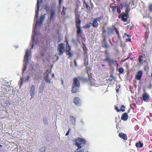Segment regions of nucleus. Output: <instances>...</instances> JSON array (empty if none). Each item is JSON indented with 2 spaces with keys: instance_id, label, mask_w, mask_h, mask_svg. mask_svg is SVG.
Returning <instances> with one entry per match:
<instances>
[{
  "instance_id": "f257e3e1",
  "label": "nucleus",
  "mask_w": 152,
  "mask_h": 152,
  "mask_svg": "<svg viewBox=\"0 0 152 152\" xmlns=\"http://www.w3.org/2000/svg\"><path fill=\"white\" fill-rule=\"evenodd\" d=\"M42 0H37V9L35 11V15L34 18V21H36V23L34 26L33 27V35L32 37V45L31 47V49H32L34 44H39V40L37 39L35 40V38L37 36V25H38L39 26L43 24V21L44 20L46 14L44 15H41L39 18V20H37V18L39 15V7L40 3L42 1Z\"/></svg>"
},
{
  "instance_id": "f03ea898",
  "label": "nucleus",
  "mask_w": 152,
  "mask_h": 152,
  "mask_svg": "<svg viewBox=\"0 0 152 152\" xmlns=\"http://www.w3.org/2000/svg\"><path fill=\"white\" fill-rule=\"evenodd\" d=\"M31 51L28 49L26 50V53L24 56V67L22 72V74H24V72L26 70L28 64V60L31 54Z\"/></svg>"
},
{
  "instance_id": "7ed1b4c3",
  "label": "nucleus",
  "mask_w": 152,
  "mask_h": 152,
  "mask_svg": "<svg viewBox=\"0 0 152 152\" xmlns=\"http://www.w3.org/2000/svg\"><path fill=\"white\" fill-rule=\"evenodd\" d=\"M80 79V77H75L73 79V82L72 85V93H75L77 92L80 87V83L79 80Z\"/></svg>"
},
{
  "instance_id": "20e7f679",
  "label": "nucleus",
  "mask_w": 152,
  "mask_h": 152,
  "mask_svg": "<svg viewBox=\"0 0 152 152\" xmlns=\"http://www.w3.org/2000/svg\"><path fill=\"white\" fill-rule=\"evenodd\" d=\"M73 142H75V145L78 147V149H80L85 144L86 141L84 139L78 137L75 139L73 141Z\"/></svg>"
},
{
  "instance_id": "39448f33",
  "label": "nucleus",
  "mask_w": 152,
  "mask_h": 152,
  "mask_svg": "<svg viewBox=\"0 0 152 152\" xmlns=\"http://www.w3.org/2000/svg\"><path fill=\"white\" fill-rule=\"evenodd\" d=\"M64 44L63 43H61L59 44L57 47V51H58V54L60 55H62L65 51Z\"/></svg>"
},
{
  "instance_id": "423d86ee",
  "label": "nucleus",
  "mask_w": 152,
  "mask_h": 152,
  "mask_svg": "<svg viewBox=\"0 0 152 152\" xmlns=\"http://www.w3.org/2000/svg\"><path fill=\"white\" fill-rule=\"evenodd\" d=\"M80 16L78 15H75V19H76V26H80V24L81 23V21L79 18Z\"/></svg>"
},
{
  "instance_id": "0eeeda50",
  "label": "nucleus",
  "mask_w": 152,
  "mask_h": 152,
  "mask_svg": "<svg viewBox=\"0 0 152 152\" xmlns=\"http://www.w3.org/2000/svg\"><path fill=\"white\" fill-rule=\"evenodd\" d=\"M56 15V12L54 10H51L50 12V17L49 19V20L51 22L52 20H53V19Z\"/></svg>"
},
{
  "instance_id": "6e6552de",
  "label": "nucleus",
  "mask_w": 152,
  "mask_h": 152,
  "mask_svg": "<svg viewBox=\"0 0 152 152\" xmlns=\"http://www.w3.org/2000/svg\"><path fill=\"white\" fill-rule=\"evenodd\" d=\"M143 100L145 102H146L149 99V95L147 93H144L142 95Z\"/></svg>"
},
{
  "instance_id": "1a4fd4ad",
  "label": "nucleus",
  "mask_w": 152,
  "mask_h": 152,
  "mask_svg": "<svg viewBox=\"0 0 152 152\" xmlns=\"http://www.w3.org/2000/svg\"><path fill=\"white\" fill-rule=\"evenodd\" d=\"M30 93L31 96L32 97H34V90L35 89V87L33 85H32L30 87Z\"/></svg>"
},
{
  "instance_id": "9d476101",
  "label": "nucleus",
  "mask_w": 152,
  "mask_h": 152,
  "mask_svg": "<svg viewBox=\"0 0 152 152\" xmlns=\"http://www.w3.org/2000/svg\"><path fill=\"white\" fill-rule=\"evenodd\" d=\"M142 71H139L137 73V75H136V78L137 80H139L141 79L142 77Z\"/></svg>"
},
{
  "instance_id": "9b49d317",
  "label": "nucleus",
  "mask_w": 152,
  "mask_h": 152,
  "mask_svg": "<svg viewBox=\"0 0 152 152\" xmlns=\"http://www.w3.org/2000/svg\"><path fill=\"white\" fill-rule=\"evenodd\" d=\"M45 86V84L43 83H42L39 88V93H42L43 92Z\"/></svg>"
},
{
  "instance_id": "f8f14e48",
  "label": "nucleus",
  "mask_w": 152,
  "mask_h": 152,
  "mask_svg": "<svg viewBox=\"0 0 152 152\" xmlns=\"http://www.w3.org/2000/svg\"><path fill=\"white\" fill-rule=\"evenodd\" d=\"M40 50V54L42 57H43L45 56V53H46V50L43 47H41L39 48Z\"/></svg>"
},
{
  "instance_id": "ddd939ff",
  "label": "nucleus",
  "mask_w": 152,
  "mask_h": 152,
  "mask_svg": "<svg viewBox=\"0 0 152 152\" xmlns=\"http://www.w3.org/2000/svg\"><path fill=\"white\" fill-rule=\"evenodd\" d=\"M76 27L77 29V35L78 36H80L81 34V33L82 32V30L80 26H77Z\"/></svg>"
},
{
  "instance_id": "4468645a",
  "label": "nucleus",
  "mask_w": 152,
  "mask_h": 152,
  "mask_svg": "<svg viewBox=\"0 0 152 152\" xmlns=\"http://www.w3.org/2000/svg\"><path fill=\"white\" fill-rule=\"evenodd\" d=\"M128 118V115L126 113H124L122 114L121 117L122 120L124 121L126 120Z\"/></svg>"
},
{
  "instance_id": "2eb2a0df",
  "label": "nucleus",
  "mask_w": 152,
  "mask_h": 152,
  "mask_svg": "<svg viewBox=\"0 0 152 152\" xmlns=\"http://www.w3.org/2000/svg\"><path fill=\"white\" fill-rule=\"evenodd\" d=\"M119 136L122 138L124 140H126L127 139V137L126 135V134L123 133H120L119 134Z\"/></svg>"
},
{
  "instance_id": "dca6fc26",
  "label": "nucleus",
  "mask_w": 152,
  "mask_h": 152,
  "mask_svg": "<svg viewBox=\"0 0 152 152\" xmlns=\"http://www.w3.org/2000/svg\"><path fill=\"white\" fill-rule=\"evenodd\" d=\"M80 99L78 97H75L74 99V103L77 106H79L80 105Z\"/></svg>"
},
{
  "instance_id": "f3484780",
  "label": "nucleus",
  "mask_w": 152,
  "mask_h": 152,
  "mask_svg": "<svg viewBox=\"0 0 152 152\" xmlns=\"http://www.w3.org/2000/svg\"><path fill=\"white\" fill-rule=\"evenodd\" d=\"M70 118L72 124L73 125H75L76 122L75 118H74V116L72 115L70 116Z\"/></svg>"
},
{
  "instance_id": "a211bd4d",
  "label": "nucleus",
  "mask_w": 152,
  "mask_h": 152,
  "mask_svg": "<svg viewBox=\"0 0 152 152\" xmlns=\"http://www.w3.org/2000/svg\"><path fill=\"white\" fill-rule=\"evenodd\" d=\"M93 26L94 27H97L98 26V24L97 22L95 19H94L92 22Z\"/></svg>"
},
{
  "instance_id": "6ab92c4d",
  "label": "nucleus",
  "mask_w": 152,
  "mask_h": 152,
  "mask_svg": "<svg viewBox=\"0 0 152 152\" xmlns=\"http://www.w3.org/2000/svg\"><path fill=\"white\" fill-rule=\"evenodd\" d=\"M135 146L137 147L141 148L142 147L143 144L141 143L140 141H139L138 143H136Z\"/></svg>"
},
{
  "instance_id": "aec40b11",
  "label": "nucleus",
  "mask_w": 152,
  "mask_h": 152,
  "mask_svg": "<svg viewBox=\"0 0 152 152\" xmlns=\"http://www.w3.org/2000/svg\"><path fill=\"white\" fill-rule=\"evenodd\" d=\"M83 5L84 7L86 8L88 10H89L90 7L85 2V1L83 2Z\"/></svg>"
},
{
  "instance_id": "412c9836",
  "label": "nucleus",
  "mask_w": 152,
  "mask_h": 152,
  "mask_svg": "<svg viewBox=\"0 0 152 152\" xmlns=\"http://www.w3.org/2000/svg\"><path fill=\"white\" fill-rule=\"evenodd\" d=\"M113 80H115V78L113 76V75H111L110 76L109 78L108 79V80L111 83Z\"/></svg>"
},
{
  "instance_id": "4be33fe9",
  "label": "nucleus",
  "mask_w": 152,
  "mask_h": 152,
  "mask_svg": "<svg viewBox=\"0 0 152 152\" xmlns=\"http://www.w3.org/2000/svg\"><path fill=\"white\" fill-rule=\"evenodd\" d=\"M66 9H67L66 8L64 7V6H63L62 11L61 13V15H64L65 14Z\"/></svg>"
},
{
  "instance_id": "5701e85b",
  "label": "nucleus",
  "mask_w": 152,
  "mask_h": 152,
  "mask_svg": "<svg viewBox=\"0 0 152 152\" xmlns=\"http://www.w3.org/2000/svg\"><path fill=\"white\" fill-rule=\"evenodd\" d=\"M45 80L46 82L50 83H51L50 79L48 77V75L45 78Z\"/></svg>"
},
{
  "instance_id": "b1692460",
  "label": "nucleus",
  "mask_w": 152,
  "mask_h": 152,
  "mask_svg": "<svg viewBox=\"0 0 152 152\" xmlns=\"http://www.w3.org/2000/svg\"><path fill=\"white\" fill-rule=\"evenodd\" d=\"M46 148L45 147L41 148L39 150V152H45Z\"/></svg>"
},
{
  "instance_id": "393cba45",
  "label": "nucleus",
  "mask_w": 152,
  "mask_h": 152,
  "mask_svg": "<svg viewBox=\"0 0 152 152\" xmlns=\"http://www.w3.org/2000/svg\"><path fill=\"white\" fill-rule=\"evenodd\" d=\"M115 109L116 110V111L118 112H119L120 111L123 112H124L125 111V110L124 109H118V108L117 107H116L115 108Z\"/></svg>"
},
{
  "instance_id": "a878e982",
  "label": "nucleus",
  "mask_w": 152,
  "mask_h": 152,
  "mask_svg": "<svg viewBox=\"0 0 152 152\" xmlns=\"http://www.w3.org/2000/svg\"><path fill=\"white\" fill-rule=\"evenodd\" d=\"M124 71V69L123 68L120 67L118 69V72L120 73H122Z\"/></svg>"
},
{
  "instance_id": "bb28decb",
  "label": "nucleus",
  "mask_w": 152,
  "mask_h": 152,
  "mask_svg": "<svg viewBox=\"0 0 152 152\" xmlns=\"http://www.w3.org/2000/svg\"><path fill=\"white\" fill-rule=\"evenodd\" d=\"M125 15H122V20H123L124 22H126L127 21V18H125Z\"/></svg>"
},
{
  "instance_id": "cd10ccee",
  "label": "nucleus",
  "mask_w": 152,
  "mask_h": 152,
  "mask_svg": "<svg viewBox=\"0 0 152 152\" xmlns=\"http://www.w3.org/2000/svg\"><path fill=\"white\" fill-rule=\"evenodd\" d=\"M117 12L118 14H120L121 11L120 10V7L119 6H118L117 7Z\"/></svg>"
},
{
  "instance_id": "c85d7f7f",
  "label": "nucleus",
  "mask_w": 152,
  "mask_h": 152,
  "mask_svg": "<svg viewBox=\"0 0 152 152\" xmlns=\"http://www.w3.org/2000/svg\"><path fill=\"white\" fill-rule=\"evenodd\" d=\"M66 54L67 55L69 56V57H70L73 55V54L70 51L66 52Z\"/></svg>"
},
{
  "instance_id": "c756f323",
  "label": "nucleus",
  "mask_w": 152,
  "mask_h": 152,
  "mask_svg": "<svg viewBox=\"0 0 152 152\" xmlns=\"http://www.w3.org/2000/svg\"><path fill=\"white\" fill-rule=\"evenodd\" d=\"M84 45L83 46V50L85 51V53H87V48H86V47L85 46V45L83 44Z\"/></svg>"
},
{
  "instance_id": "7c9ffc66",
  "label": "nucleus",
  "mask_w": 152,
  "mask_h": 152,
  "mask_svg": "<svg viewBox=\"0 0 152 152\" xmlns=\"http://www.w3.org/2000/svg\"><path fill=\"white\" fill-rule=\"evenodd\" d=\"M102 18V17L101 16L100 17L97 18H95V19L96 20V21L97 22L98 21L99 22H100V20H101Z\"/></svg>"
},
{
  "instance_id": "2f4dec72",
  "label": "nucleus",
  "mask_w": 152,
  "mask_h": 152,
  "mask_svg": "<svg viewBox=\"0 0 152 152\" xmlns=\"http://www.w3.org/2000/svg\"><path fill=\"white\" fill-rule=\"evenodd\" d=\"M113 31V29L111 28H110L108 29V33L110 34L112 33Z\"/></svg>"
},
{
  "instance_id": "473e14b6",
  "label": "nucleus",
  "mask_w": 152,
  "mask_h": 152,
  "mask_svg": "<svg viewBox=\"0 0 152 152\" xmlns=\"http://www.w3.org/2000/svg\"><path fill=\"white\" fill-rule=\"evenodd\" d=\"M79 149H78V148L75 151V152H84V150L83 149L79 150Z\"/></svg>"
},
{
  "instance_id": "72a5a7b5",
  "label": "nucleus",
  "mask_w": 152,
  "mask_h": 152,
  "mask_svg": "<svg viewBox=\"0 0 152 152\" xmlns=\"http://www.w3.org/2000/svg\"><path fill=\"white\" fill-rule=\"evenodd\" d=\"M71 50V48L70 46H68V47H66V52H67L70 51Z\"/></svg>"
},
{
  "instance_id": "f704fd0d",
  "label": "nucleus",
  "mask_w": 152,
  "mask_h": 152,
  "mask_svg": "<svg viewBox=\"0 0 152 152\" xmlns=\"http://www.w3.org/2000/svg\"><path fill=\"white\" fill-rule=\"evenodd\" d=\"M110 59L108 57V56H106V58L105 59L102 60L103 61H108L109 62Z\"/></svg>"
},
{
  "instance_id": "c9c22d12",
  "label": "nucleus",
  "mask_w": 152,
  "mask_h": 152,
  "mask_svg": "<svg viewBox=\"0 0 152 152\" xmlns=\"http://www.w3.org/2000/svg\"><path fill=\"white\" fill-rule=\"evenodd\" d=\"M104 47L106 48H107L109 47V45L107 44V42H105V43H104Z\"/></svg>"
},
{
  "instance_id": "e433bc0d",
  "label": "nucleus",
  "mask_w": 152,
  "mask_h": 152,
  "mask_svg": "<svg viewBox=\"0 0 152 152\" xmlns=\"http://www.w3.org/2000/svg\"><path fill=\"white\" fill-rule=\"evenodd\" d=\"M109 62L110 64H114L115 63L113 59H110Z\"/></svg>"
},
{
  "instance_id": "4c0bfd02",
  "label": "nucleus",
  "mask_w": 152,
  "mask_h": 152,
  "mask_svg": "<svg viewBox=\"0 0 152 152\" xmlns=\"http://www.w3.org/2000/svg\"><path fill=\"white\" fill-rule=\"evenodd\" d=\"M45 9L46 10L47 12L48 11H49V7L48 6H45Z\"/></svg>"
},
{
  "instance_id": "58836bf2",
  "label": "nucleus",
  "mask_w": 152,
  "mask_h": 152,
  "mask_svg": "<svg viewBox=\"0 0 152 152\" xmlns=\"http://www.w3.org/2000/svg\"><path fill=\"white\" fill-rule=\"evenodd\" d=\"M125 36H127L128 38H129L130 37V36L129 34H127L126 33H125L124 34V35L123 36V37L124 38V37H125Z\"/></svg>"
},
{
  "instance_id": "ea45409f",
  "label": "nucleus",
  "mask_w": 152,
  "mask_h": 152,
  "mask_svg": "<svg viewBox=\"0 0 152 152\" xmlns=\"http://www.w3.org/2000/svg\"><path fill=\"white\" fill-rule=\"evenodd\" d=\"M23 78H21L20 79V86H21L22 84H23Z\"/></svg>"
},
{
  "instance_id": "a19ab883",
  "label": "nucleus",
  "mask_w": 152,
  "mask_h": 152,
  "mask_svg": "<svg viewBox=\"0 0 152 152\" xmlns=\"http://www.w3.org/2000/svg\"><path fill=\"white\" fill-rule=\"evenodd\" d=\"M149 7L150 11L152 12V4H150Z\"/></svg>"
},
{
  "instance_id": "79ce46f5",
  "label": "nucleus",
  "mask_w": 152,
  "mask_h": 152,
  "mask_svg": "<svg viewBox=\"0 0 152 152\" xmlns=\"http://www.w3.org/2000/svg\"><path fill=\"white\" fill-rule=\"evenodd\" d=\"M90 26L88 25H85L84 26H83V28H89L90 27Z\"/></svg>"
},
{
  "instance_id": "37998d69",
  "label": "nucleus",
  "mask_w": 152,
  "mask_h": 152,
  "mask_svg": "<svg viewBox=\"0 0 152 152\" xmlns=\"http://www.w3.org/2000/svg\"><path fill=\"white\" fill-rule=\"evenodd\" d=\"M74 64H75V66H77V62H76V60H74Z\"/></svg>"
},
{
  "instance_id": "c03bdc74",
  "label": "nucleus",
  "mask_w": 152,
  "mask_h": 152,
  "mask_svg": "<svg viewBox=\"0 0 152 152\" xmlns=\"http://www.w3.org/2000/svg\"><path fill=\"white\" fill-rule=\"evenodd\" d=\"M138 61L140 63H142V59L141 58H139Z\"/></svg>"
},
{
  "instance_id": "a18cd8bd",
  "label": "nucleus",
  "mask_w": 152,
  "mask_h": 152,
  "mask_svg": "<svg viewBox=\"0 0 152 152\" xmlns=\"http://www.w3.org/2000/svg\"><path fill=\"white\" fill-rule=\"evenodd\" d=\"M116 8V6H113L112 7V9L113 10V11H114Z\"/></svg>"
},
{
  "instance_id": "49530a36",
  "label": "nucleus",
  "mask_w": 152,
  "mask_h": 152,
  "mask_svg": "<svg viewBox=\"0 0 152 152\" xmlns=\"http://www.w3.org/2000/svg\"><path fill=\"white\" fill-rule=\"evenodd\" d=\"M66 47H68V46H70L69 45V44H68V41H67V40H66Z\"/></svg>"
},
{
  "instance_id": "de8ad7c7",
  "label": "nucleus",
  "mask_w": 152,
  "mask_h": 152,
  "mask_svg": "<svg viewBox=\"0 0 152 152\" xmlns=\"http://www.w3.org/2000/svg\"><path fill=\"white\" fill-rule=\"evenodd\" d=\"M30 79V77L29 76H27L26 79V80L27 81H28Z\"/></svg>"
},
{
  "instance_id": "09e8293b",
  "label": "nucleus",
  "mask_w": 152,
  "mask_h": 152,
  "mask_svg": "<svg viewBox=\"0 0 152 152\" xmlns=\"http://www.w3.org/2000/svg\"><path fill=\"white\" fill-rule=\"evenodd\" d=\"M105 53L106 54V56H108V51L107 50H106L105 51Z\"/></svg>"
},
{
  "instance_id": "8fccbe9b",
  "label": "nucleus",
  "mask_w": 152,
  "mask_h": 152,
  "mask_svg": "<svg viewBox=\"0 0 152 152\" xmlns=\"http://www.w3.org/2000/svg\"><path fill=\"white\" fill-rule=\"evenodd\" d=\"M125 15V17H126V18H127L128 16V14H124V15Z\"/></svg>"
},
{
  "instance_id": "3c124183",
  "label": "nucleus",
  "mask_w": 152,
  "mask_h": 152,
  "mask_svg": "<svg viewBox=\"0 0 152 152\" xmlns=\"http://www.w3.org/2000/svg\"><path fill=\"white\" fill-rule=\"evenodd\" d=\"M69 131H67L65 134V136H68L69 134Z\"/></svg>"
},
{
  "instance_id": "603ef678",
  "label": "nucleus",
  "mask_w": 152,
  "mask_h": 152,
  "mask_svg": "<svg viewBox=\"0 0 152 152\" xmlns=\"http://www.w3.org/2000/svg\"><path fill=\"white\" fill-rule=\"evenodd\" d=\"M102 29L103 33H104L105 31V30L104 29V27H103Z\"/></svg>"
},
{
  "instance_id": "864d4df0",
  "label": "nucleus",
  "mask_w": 152,
  "mask_h": 152,
  "mask_svg": "<svg viewBox=\"0 0 152 152\" xmlns=\"http://www.w3.org/2000/svg\"><path fill=\"white\" fill-rule=\"evenodd\" d=\"M72 42L73 43H75V40L74 39H72Z\"/></svg>"
},
{
  "instance_id": "5fc2aeb1",
  "label": "nucleus",
  "mask_w": 152,
  "mask_h": 152,
  "mask_svg": "<svg viewBox=\"0 0 152 152\" xmlns=\"http://www.w3.org/2000/svg\"><path fill=\"white\" fill-rule=\"evenodd\" d=\"M126 40L127 41H131V39L130 38H129L128 39H126Z\"/></svg>"
},
{
  "instance_id": "6e6d98bb",
  "label": "nucleus",
  "mask_w": 152,
  "mask_h": 152,
  "mask_svg": "<svg viewBox=\"0 0 152 152\" xmlns=\"http://www.w3.org/2000/svg\"><path fill=\"white\" fill-rule=\"evenodd\" d=\"M103 42H104V43H105V42H106V39H105V37L104 38Z\"/></svg>"
},
{
  "instance_id": "4d7b16f0",
  "label": "nucleus",
  "mask_w": 152,
  "mask_h": 152,
  "mask_svg": "<svg viewBox=\"0 0 152 152\" xmlns=\"http://www.w3.org/2000/svg\"><path fill=\"white\" fill-rule=\"evenodd\" d=\"M62 0H59V4H61V2H62Z\"/></svg>"
},
{
  "instance_id": "13d9d810",
  "label": "nucleus",
  "mask_w": 152,
  "mask_h": 152,
  "mask_svg": "<svg viewBox=\"0 0 152 152\" xmlns=\"http://www.w3.org/2000/svg\"><path fill=\"white\" fill-rule=\"evenodd\" d=\"M121 109H122V108H125V106L124 105H122L121 106Z\"/></svg>"
},
{
  "instance_id": "bf43d9fd",
  "label": "nucleus",
  "mask_w": 152,
  "mask_h": 152,
  "mask_svg": "<svg viewBox=\"0 0 152 152\" xmlns=\"http://www.w3.org/2000/svg\"><path fill=\"white\" fill-rule=\"evenodd\" d=\"M142 57H143L142 56H139V58H141V59H142Z\"/></svg>"
},
{
  "instance_id": "052dcab7",
  "label": "nucleus",
  "mask_w": 152,
  "mask_h": 152,
  "mask_svg": "<svg viewBox=\"0 0 152 152\" xmlns=\"http://www.w3.org/2000/svg\"><path fill=\"white\" fill-rule=\"evenodd\" d=\"M102 66H106V65L105 64H103L102 65Z\"/></svg>"
},
{
  "instance_id": "680f3d73",
  "label": "nucleus",
  "mask_w": 152,
  "mask_h": 152,
  "mask_svg": "<svg viewBox=\"0 0 152 152\" xmlns=\"http://www.w3.org/2000/svg\"><path fill=\"white\" fill-rule=\"evenodd\" d=\"M116 33H117V34H118V31L117 30V31H116ZM118 36H119V35H118Z\"/></svg>"
},
{
  "instance_id": "e2e57ef3",
  "label": "nucleus",
  "mask_w": 152,
  "mask_h": 152,
  "mask_svg": "<svg viewBox=\"0 0 152 152\" xmlns=\"http://www.w3.org/2000/svg\"><path fill=\"white\" fill-rule=\"evenodd\" d=\"M71 129L70 128H69L68 129V131H69V132L71 130Z\"/></svg>"
},
{
  "instance_id": "0e129e2a",
  "label": "nucleus",
  "mask_w": 152,
  "mask_h": 152,
  "mask_svg": "<svg viewBox=\"0 0 152 152\" xmlns=\"http://www.w3.org/2000/svg\"><path fill=\"white\" fill-rule=\"evenodd\" d=\"M59 59V57H57L56 58V60L58 61Z\"/></svg>"
},
{
  "instance_id": "69168bd1",
  "label": "nucleus",
  "mask_w": 152,
  "mask_h": 152,
  "mask_svg": "<svg viewBox=\"0 0 152 152\" xmlns=\"http://www.w3.org/2000/svg\"><path fill=\"white\" fill-rule=\"evenodd\" d=\"M118 91H119V89H118L116 90V92H118Z\"/></svg>"
},
{
  "instance_id": "338daca9",
  "label": "nucleus",
  "mask_w": 152,
  "mask_h": 152,
  "mask_svg": "<svg viewBox=\"0 0 152 152\" xmlns=\"http://www.w3.org/2000/svg\"><path fill=\"white\" fill-rule=\"evenodd\" d=\"M33 98V97H32L31 96V98H30V100H31Z\"/></svg>"
},
{
  "instance_id": "774afa93",
  "label": "nucleus",
  "mask_w": 152,
  "mask_h": 152,
  "mask_svg": "<svg viewBox=\"0 0 152 152\" xmlns=\"http://www.w3.org/2000/svg\"><path fill=\"white\" fill-rule=\"evenodd\" d=\"M150 115L151 116H152V113H150Z\"/></svg>"
}]
</instances>
